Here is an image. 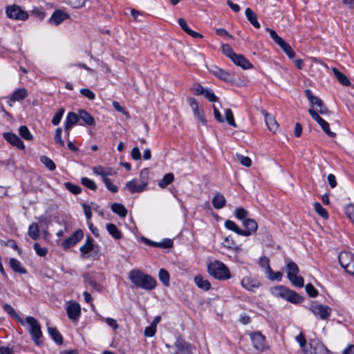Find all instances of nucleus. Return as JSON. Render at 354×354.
<instances>
[{"label":"nucleus","mask_w":354,"mask_h":354,"mask_svg":"<svg viewBox=\"0 0 354 354\" xmlns=\"http://www.w3.org/2000/svg\"><path fill=\"white\" fill-rule=\"evenodd\" d=\"M129 279L134 286L145 290H151L157 286L156 279L138 269L131 270Z\"/></svg>","instance_id":"nucleus-1"},{"label":"nucleus","mask_w":354,"mask_h":354,"mask_svg":"<svg viewBox=\"0 0 354 354\" xmlns=\"http://www.w3.org/2000/svg\"><path fill=\"white\" fill-rule=\"evenodd\" d=\"M209 274L216 279L225 281L231 278L229 268L221 261L215 260L207 266Z\"/></svg>","instance_id":"nucleus-2"},{"label":"nucleus","mask_w":354,"mask_h":354,"mask_svg":"<svg viewBox=\"0 0 354 354\" xmlns=\"http://www.w3.org/2000/svg\"><path fill=\"white\" fill-rule=\"evenodd\" d=\"M270 292L273 296L280 297L291 303L299 304L303 301L302 297L283 286L271 288Z\"/></svg>","instance_id":"nucleus-3"},{"label":"nucleus","mask_w":354,"mask_h":354,"mask_svg":"<svg viewBox=\"0 0 354 354\" xmlns=\"http://www.w3.org/2000/svg\"><path fill=\"white\" fill-rule=\"evenodd\" d=\"M140 176V178H133L125 184V188L127 189L131 194L140 193L146 189L148 185L147 180L148 177L147 170H142Z\"/></svg>","instance_id":"nucleus-4"},{"label":"nucleus","mask_w":354,"mask_h":354,"mask_svg":"<svg viewBox=\"0 0 354 354\" xmlns=\"http://www.w3.org/2000/svg\"><path fill=\"white\" fill-rule=\"evenodd\" d=\"M287 277L295 286L301 288L304 285V278L298 275L299 270L297 265L291 259H286Z\"/></svg>","instance_id":"nucleus-5"},{"label":"nucleus","mask_w":354,"mask_h":354,"mask_svg":"<svg viewBox=\"0 0 354 354\" xmlns=\"http://www.w3.org/2000/svg\"><path fill=\"white\" fill-rule=\"evenodd\" d=\"M25 324L28 325V332L31 335V338L32 341L37 345H40L41 342L40 341V338L42 335L41 325L38 322V321L33 317L28 316L24 320Z\"/></svg>","instance_id":"nucleus-6"},{"label":"nucleus","mask_w":354,"mask_h":354,"mask_svg":"<svg viewBox=\"0 0 354 354\" xmlns=\"http://www.w3.org/2000/svg\"><path fill=\"white\" fill-rule=\"evenodd\" d=\"M339 262L345 271L354 274V255L348 252H342L339 254Z\"/></svg>","instance_id":"nucleus-7"},{"label":"nucleus","mask_w":354,"mask_h":354,"mask_svg":"<svg viewBox=\"0 0 354 354\" xmlns=\"http://www.w3.org/2000/svg\"><path fill=\"white\" fill-rule=\"evenodd\" d=\"M6 13L8 18L15 20L25 21L28 18V14L15 4L7 6Z\"/></svg>","instance_id":"nucleus-8"},{"label":"nucleus","mask_w":354,"mask_h":354,"mask_svg":"<svg viewBox=\"0 0 354 354\" xmlns=\"http://www.w3.org/2000/svg\"><path fill=\"white\" fill-rule=\"evenodd\" d=\"M308 113L314 120H315L322 127V130L331 138H335L336 134L330 129L329 124L322 118L318 113L313 109H308Z\"/></svg>","instance_id":"nucleus-9"},{"label":"nucleus","mask_w":354,"mask_h":354,"mask_svg":"<svg viewBox=\"0 0 354 354\" xmlns=\"http://www.w3.org/2000/svg\"><path fill=\"white\" fill-rule=\"evenodd\" d=\"M67 315L72 321H77L81 314V307L76 301H69L66 307Z\"/></svg>","instance_id":"nucleus-10"},{"label":"nucleus","mask_w":354,"mask_h":354,"mask_svg":"<svg viewBox=\"0 0 354 354\" xmlns=\"http://www.w3.org/2000/svg\"><path fill=\"white\" fill-rule=\"evenodd\" d=\"M311 310L315 316H318L321 319H327L332 313V309L329 306L322 304L312 306Z\"/></svg>","instance_id":"nucleus-11"},{"label":"nucleus","mask_w":354,"mask_h":354,"mask_svg":"<svg viewBox=\"0 0 354 354\" xmlns=\"http://www.w3.org/2000/svg\"><path fill=\"white\" fill-rule=\"evenodd\" d=\"M209 71L216 77L224 82H232L234 81V76L232 73L220 68L216 66H212L209 69Z\"/></svg>","instance_id":"nucleus-12"},{"label":"nucleus","mask_w":354,"mask_h":354,"mask_svg":"<svg viewBox=\"0 0 354 354\" xmlns=\"http://www.w3.org/2000/svg\"><path fill=\"white\" fill-rule=\"evenodd\" d=\"M175 346L180 354H192L196 350V346L185 342L181 337H178L176 342Z\"/></svg>","instance_id":"nucleus-13"},{"label":"nucleus","mask_w":354,"mask_h":354,"mask_svg":"<svg viewBox=\"0 0 354 354\" xmlns=\"http://www.w3.org/2000/svg\"><path fill=\"white\" fill-rule=\"evenodd\" d=\"M241 284L244 289L250 292L255 291L261 285L257 279L249 276L244 277L241 280Z\"/></svg>","instance_id":"nucleus-14"},{"label":"nucleus","mask_w":354,"mask_h":354,"mask_svg":"<svg viewBox=\"0 0 354 354\" xmlns=\"http://www.w3.org/2000/svg\"><path fill=\"white\" fill-rule=\"evenodd\" d=\"M92 170L95 175L101 176L103 182H104L105 179H110L109 176H114L117 174L116 170L113 168L104 167L100 165L93 167Z\"/></svg>","instance_id":"nucleus-15"},{"label":"nucleus","mask_w":354,"mask_h":354,"mask_svg":"<svg viewBox=\"0 0 354 354\" xmlns=\"http://www.w3.org/2000/svg\"><path fill=\"white\" fill-rule=\"evenodd\" d=\"M83 236L84 234L82 230H77L69 238L65 239L62 242V246L65 249L73 247L83 238Z\"/></svg>","instance_id":"nucleus-16"},{"label":"nucleus","mask_w":354,"mask_h":354,"mask_svg":"<svg viewBox=\"0 0 354 354\" xmlns=\"http://www.w3.org/2000/svg\"><path fill=\"white\" fill-rule=\"evenodd\" d=\"M250 338L255 349L262 351L266 348L265 337L261 333H252Z\"/></svg>","instance_id":"nucleus-17"},{"label":"nucleus","mask_w":354,"mask_h":354,"mask_svg":"<svg viewBox=\"0 0 354 354\" xmlns=\"http://www.w3.org/2000/svg\"><path fill=\"white\" fill-rule=\"evenodd\" d=\"M3 136V138L12 146H15L19 149H24L25 148L23 141L15 133H4Z\"/></svg>","instance_id":"nucleus-18"},{"label":"nucleus","mask_w":354,"mask_h":354,"mask_svg":"<svg viewBox=\"0 0 354 354\" xmlns=\"http://www.w3.org/2000/svg\"><path fill=\"white\" fill-rule=\"evenodd\" d=\"M68 18V14L61 10H56L54 11L51 17L49 19V23L57 26Z\"/></svg>","instance_id":"nucleus-19"},{"label":"nucleus","mask_w":354,"mask_h":354,"mask_svg":"<svg viewBox=\"0 0 354 354\" xmlns=\"http://www.w3.org/2000/svg\"><path fill=\"white\" fill-rule=\"evenodd\" d=\"M28 96V91L25 88H21L13 92L12 95L9 97L8 104L10 106L13 105L16 101L24 100Z\"/></svg>","instance_id":"nucleus-20"},{"label":"nucleus","mask_w":354,"mask_h":354,"mask_svg":"<svg viewBox=\"0 0 354 354\" xmlns=\"http://www.w3.org/2000/svg\"><path fill=\"white\" fill-rule=\"evenodd\" d=\"M261 113L264 115L265 121L269 130L275 133L279 129V124L275 118L269 114L266 110H262Z\"/></svg>","instance_id":"nucleus-21"},{"label":"nucleus","mask_w":354,"mask_h":354,"mask_svg":"<svg viewBox=\"0 0 354 354\" xmlns=\"http://www.w3.org/2000/svg\"><path fill=\"white\" fill-rule=\"evenodd\" d=\"M178 24L180 28L189 35L195 39H202L203 36L196 31L192 30L187 24V21L183 18H179L178 20Z\"/></svg>","instance_id":"nucleus-22"},{"label":"nucleus","mask_w":354,"mask_h":354,"mask_svg":"<svg viewBox=\"0 0 354 354\" xmlns=\"http://www.w3.org/2000/svg\"><path fill=\"white\" fill-rule=\"evenodd\" d=\"M231 60L243 69L252 68V64L242 55L236 54L234 57H232Z\"/></svg>","instance_id":"nucleus-23"},{"label":"nucleus","mask_w":354,"mask_h":354,"mask_svg":"<svg viewBox=\"0 0 354 354\" xmlns=\"http://www.w3.org/2000/svg\"><path fill=\"white\" fill-rule=\"evenodd\" d=\"M222 245L224 248L234 252H239L241 250V245L236 243L232 236H227L225 237L223 242L222 243Z\"/></svg>","instance_id":"nucleus-24"},{"label":"nucleus","mask_w":354,"mask_h":354,"mask_svg":"<svg viewBox=\"0 0 354 354\" xmlns=\"http://www.w3.org/2000/svg\"><path fill=\"white\" fill-rule=\"evenodd\" d=\"M225 227L231 230L234 232L239 235L243 236H248V232L243 231V230L241 229L234 221L231 220H227L225 222Z\"/></svg>","instance_id":"nucleus-25"},{"label":"nucleus","mask_w":354,"mask_h":354,"mask_svg":"<svg viewBox=\"0 0 354 354\" xmlns=\"http://www.w3.org/2000/svg\"><path fill=\"white\" fill-rule=\"evenodd\" d=\"M245 15L249 22L256 28H260L261 25L257 19V15L250 8L245 10Z\"/></svg>","instance_id":"nucleus-26"},{"label":"nucleus","mask_w":354,"mask_h":354,"mask_svg":"<svg viewBox=\"0 0 354 354\" xmlns=\"http://www.w3.org/2000/svg\"><path fill=\"white\" fill-rule=\"evenodd\" d=\"M79 120V116L74 112H69L67 114L64 122V130L71 129Z\"/></svg>","instance_id":"nucleus-27"},{"label":"nucleus","mask_w":354,"mask_h":354,"mask_svg":"<svg viewBox=\"0 0 354 354\" xmlns=\"http://www.w3.org/2000/svg\"><path fill=\"white\" fill-rule=\"evenodd\" d=\"M322 348L323 346L319 343L317 340L310 339L306 348H304V354H317V349Z\"/></svg>","instance_id":"nucleus-28"},{"label":"nucleus","mask_w":354,"mask_h":354,"mask_svg":"<svg viewBox=\"0 0 354 354\" xmlns=\"http://www.w3.org/2000/svg\"><path fill=\"white\" fill-rule=\"evenodd\" d=\"M243 225L245 227V230H243L245 232H248V236L251 235L252 232H255L258 228V225L257 222L251 218H245L243 221Z\"/></svg>","instance_id":"nucleus-29"},{"label":"nucleus","mask_w":354,"mask_h":354,"mask_svg":"<svg viewBox=\"0 0 354 354\" xmlns=\"http://www.w3.org/2000/svg\"><path fill=\"white\" fill-rule=\"evenodd\" d=\"M194 282L196 286L203 290H209L211 288V283L207 280L204 279L201 275H197L194 277Z\"/></svg>","instance_id":"nucleus-30"},{"label":"nucleus","mask_w":354,"mask_h":354,"mask_svg":"<svg viewBox=\"0 0 354 354\" xmlns=\"http://www.w3.org/2000/svg\"><path fill=\"white\" fill-rule=\"evenodd\" d=\"M10 266L15 272L20 274H26L27 272L26 269L21 265V262L15 258L10 259Z\"/></svg>","instance_id":"nucleus-31"},{"label":"nucleus","mask_w":354,"mask_h":354,"mask_svg":"<svg viewBox=\"0 0 354 354\" xmlns=\"http://www.w3.org/2000/svg\"><path fill=\"white\" fill-rule=\"evenodd\" d=\"M3 308L11 317L16 319L22 326H25L24 320L20 317V316L10 304H3Z\"/></svg>","instance_id":"nucleus-32"},{"label":"nucleus","mask_w":354,"mask_h":354,"mask_svg":"<svg viewBox=\"0 0 354 354\" xmlns=\"http://www.w3.org/2000/svg\"><path fill=\"white\" fill-rule=\"evenodd\" d=\"M111 209L122 218H124L127 214V209L122 203H114L111 205Z\"/></svg>","instance_id":"nucleus-33"},{"label":"nucleus","mask_w":354,"mask_h":354,"mask_svg":"<svg viewBox=\"0 0 354 354\" xmlns=\"http://www.w3.org/2000/svg\"><path fill=\"white\" fill-rule=\"evenodd\" d=\"M226 203L224 196L220 193H216L212 199V205L216 209L223 208Z\"/></svg>","instance_id":"nucleus-34"},{"label":"nucleus","mask_w":354,"mask_h":354,"mask_svg":"<svg viewBox=\"0 0 354 354\" xmlns=\"http://www.w3.org/2000/svg\"><path fill=\"white\" fill-rule=\"evenodd\" d=\"M106 229L109 234L111 235L115 239H120L122 237V233L118 230L117 226L113 223H107L106 225Z\"/></svg>","instance_id":"nucleus-35"},{"label":"nucleus","mask_w":354,"mask_h":354,"mask_svg":"<svg viewBox=\"0 0 354 354\" xmlns=\"http://www.w3.org/2000/svg\"><path fill=\"white\" fill-rule=\"evenodd\" d=\"M78 116L79 119L82 120L87 125L92 126L95 124L94 118L85 110L80 111Z\"/></svg>","instance_id":"nucleus-36"},{"label":"nucleus","mask_w":354,"mask_h":354,"mask_svg":"<svg viewBox=\"0 0 354 354\" xmlns=\"http://www.w3.org/2000/svg\"><path fill=\"white\" fill-rule=\"evenodd\" d=\"M93 240L91 236H88L86 242L84 245H82L80 250L83 254H86L89 253L90 252L93 251L94 249V245L93 243Z\"/></svg>","instance_id":"nucleus-37"},{"label":"nucleus","mask_w":354,"mask_h":354,"mask_svg":"<svg viewBox=\"0 0 354 354\" xmlns=\"http://www.w3.org/2000/svg\"><path fill=\"white\" fill-rule=\"evenodd\" d=\"M332 71L335 77L337 79L339 82L344 86H349L351 82L346 77V76L341 73L337 68H333Z\"/></svg>","instance_id":"nucleus-38"},{"label":"nucleus","mask_w":354,"mask_h":354,"mask_svg":"<svg viewBox=\"0 0 354 354\" xmlns=\"http://www.w3.org/2000/svg\"><path fill=\"white\" fill-rule=\"evenodd\" d=\"M305 94L312 106H317L319 107L323 103L322 100L319 97L315 96L310 89H306L305 91Z\"/></svg>","instance_id":"nucleus-39"},{"label":"nucleus","mask_w":354,"mask_h":354,"mask_svg":"<svg viewBox=\"0 0 354 354\" xmlns=\"http://www.w3.org/2000/svg\"><path fill=\"white\" fill-rule=\"evenodd\" d=\"M48 331L49 335L57 344H62L63 343L62 336L56 328L48 327Z\"/></svg>","instance_id":"nucleus-40"},{"label":"nucleus","mask_w":354,"mask_h":354,"mask_svg":"<svg viewBox=\"0 0 354 354\" xmlns=\"http://www.w3.org/2000/svg\"><path fill=\"white\" fill-rule=\"evenodd\" d=\"M278 45L290 59L295 57V53L292 49L291 46L288 43H286L283 39Z\"/></svg>","instance_id":"nucleus-41"},{"label":"nucleus","mask_w":354,"mask_h":354,"mask_svg":"<svg viewBox=\"0 0 354 354\" xmlns=\"http://www.w3.org/2000/svg\"><path fill=\"white\" fill-rule=\"evenodd\" d=\"M174 179V174L171 173L166 174L163 178L160 180L158 183L159 187L161 188H165L169 184H171Z\"/></svg>","instance_id":"nucleus-42"},{"label":"nucleus","mask_w":354,"mask_h":354,"mask_svg":"<svg viewBox=\"0 0 354 354\" xmlns=\"http://www.w3.org/2000/svg\"><path fill=\"white\" fill-rule=\"evenodd\" d=\"M28 235L33 240H37L39 236V230L37 223H32L29 226Z\"/></svg>","instance_id":"nucleus-43"},{"label":"nucleus","mask_w":354,"mask_h":354,"mask_svg":"<svg viewBox=\"0 0 354 354\" xmlns=\"http://www.w3.org/2000/svg\"><path fill=\"white\" fill-rule=\"evenodd\" d=\"M266 274L267 277L272 281H281L283 277V274L281 272H274L271 268H269Z\"/></svg>","instance_id":"nucleus-44"},{"label":"nucleus","mask_w":354,"mask_h":354,"mask_svg":"<svg viewBox=\"0 0 354 354\" xmlns=\"http://www.w3.org/2000/svg\"><path fill=\"white\" fill-rule=\"evenodd\" d=\"M159 279L165 286H169V274L165 269H160L158 273Z\"/></svg>","instance_id":"nucleus-45"},{"label":"nucleus","mask_w":354,"mask_h":354,"mask_svg":"<svg viewBox=\"0 0 354 354\" xmlns=\"http://www.w3.org/2000/svg\"><path fill=\"white\" fill-rule=\"evenodd\" d=\"M41 162L50 171H54L56 168L54 162L46 156H42L40 158Z\"/></svg>","instance_id":"nucleus-46"},{"label":"nucleus","mask_w":354,"mask_h":354,"mask_svg":"<svg viewBox=\"0 0 354 354\" xmlns=\"http://www.w3.org/2000/svg\"><path fill=\"white\" fill-rule=\"evenodd\" d=\"M19 135L26 140H32L33 136L26 126H21L19 129Z\"/></svg>","instance_id":"nucleus-47"},{"label":"nucleus","mask_w":354,"mask_h":354,"mask_svg":"<svg viewBox=\"0 0 354 354\" xmlns=\"http://www.w3.org/2000/svg\"><path fill=\"white\" fill-rule=\"evenodd\" d=\"M314 208L315 212L322 218L326 219L328 218V212L325 208H324L322 205L317 202L314 204Z\"/></svg>","instance_id":"nucleus-48"},{"label":"nucleus","mask_w":354,"mask_h":354,"mask_svg":"<svg viewBox=\"0 0 354 354\" xmlns=\"http://www.w3.org/2000/svg\"><path fill=\"white\" fill-rule=\"evenodd\" d=\"M81 183L91 190L95 191L97 189L95 183L93 180L86 177L82 178Z\"/></svg>","instance_id":"nucleus-49"},{"label":"nucleus","mask_w":354,"mask_h":354,"mask_svg":"<svg viewBox=\"0 0 354 354\" xmlns=\"http://www.w3.org/2000/svg\"><path fill=\"white\" fill-rule=\"evenodd\" d=\"M225 120H226L227 122L230 125H231L234 127H236L237 125H236V123L235 122L232 111L230 109H225Z\"/></svg>","instance_id":"nucleus-50"},{"label":"nucleus","mask_w":354,"mask_h":354,"mask_svg":"<svg viewBox=\"0 0 354 354\" xmlns=\"http://www.w3.org/2000/svg\"><path fill=\"white\" fill-rule=\"evenodd\" d=\"M64 186L66 189H68L69 192L74 194H78L82 191V189L80 186L74 185L69 182L65 183Z\"/></svg>","instance_id":"nucleus-51"},{"label":"nucleus","mask_w":354,"mask_h":354,"mask_svg":"<svg viewBox=\"0 0 354 354\" xmlns=\"http://www.w3.org/2000/svg\"><path fill=\"white\" fill-rule=\"evenodd\" d=\"M62 129L61 128H57L55 132L54 140L55 142L60 147H64V141L62 138Z\"/></svg>","instance_id":"nucleus-52"},{"label":"nucleus","mask_w":354,"mask_h":354,"mask_svg":"<svg viewBox=\"0 0 354 354\" xmlns=\"http://www.w3.org/2000/svg\"><path fill=\"white\" fill-rule=\"evenodd\" d=\"M68 5L75 8H79L84 6L86 0H64Z\"/></svg>","instance_id":"nucleus-53"},{"label":"nucleus","mask_w":354,"mask_h":354,"mask_svg":"<svg viewBox=\"0 0 354 354\" xmlns=\"http://www.w3.org/2000/svg\"><path fill=\"white\" fill-rule=\"evenodd\" d=\"M222 51L224 55H225L227 57L230 58L232 59V57H234L236 55V53L234 52L231 46L227 44H223L222 45Z\"/></svg>","instance_id":"nucleus-54"},{"label":"nucleus","mask_w":354,"mask_h":354,"mask_svg":"<svg viewBox=\"0 0 354 354\" xmlns=\"http://www.w3.org/2000/svg\"><path fill=\"white\" fill-rule=\"evenodd\" d=\"M64 113V109L62 107L57 111V112L53 116L52 119V123L55 126L58 125L62 120Z\"/></svg>","instance_id":"nucleus-55"},{"label":"nucleus","mask_w":354,"mask_h":354,"mask_svg":"<svg viewBox=\"0 0 354 354\" xmlns=\"http://www.w3.org/2000/svg\"><path fill=\"white\" fill-rule=\"evenodd\" d=\"M33 248L37 254L40 257H45L48 253V249L45 247H41L38 243H35Z\"/></svg>","instance_id":"nucleus-56"},{"label":"nucleus","mask_w":354,"mask_h":354,"mask_svg":"<svg viewBox=\"0 0 354 354\" xmlns=\"http://www.w3.org/2000/svg\"><path fill=\"white\" fill-rule=\"evenodd\" d=\"M235 216L239 220H244L248 215V212L243 207H239L235 210Z\"/></svg>","instance_id":"nucleus-57"},{"label":"nucleus","mask_w":354,"mask_h":354,"mask_svg":"<svg viewBox=\"0 0 354 354\" xmlns=\"http://www.w3.org/2000/svg\"><path fill=\"white\" fill-rule=\"evenodd\" d=\"M192 111H193L194 116L196 118H198L203 124L206 125L207 124V120L205 119V118L204 116L203 111V110H200L199 108H197L196 110L194 109Z\"/></svg>","instance_id":"nucleus-58"},{"label":"nucleus","mask_w":354,"mask_h":354,"mask_svg":"<svg viewBox=\"0 0 354 354\" xmlns=\"http://www.w3.org/2000/svg\"><path fill=\"white\" fill-rule=\"evenodd\" d=\"M345 214L349 219L354 223V205L349 204L344 208Z\"/></svg>","instance_id":"nucleus-59"},{"label":"nucleus","mask_w":354,"mask_h":354,"mask_svg":"<svg viewBox=\"0 0 354 354\" xmlns=\"http://www.w3.org/2000/svg\"><path fill=\"white\" fill-rule=\"evenodd\" d=\"M206 88L203 87L200 84H194L191 88L192 92L196 95L204 94Z\"/></svg>","instance_id":"nucleus-60"},{"label":"nucleus","mask_w":354,"mask_h":354,"mask_svg":"<svg viewBox=\"0 0 354 354\" xmlns=\"http://www.w3.org/2000/svg\"><path fill=\"white\" fill-rule=\"evenodd\" d=\"M1 243L6 246L11 247L14 250H17L19 254H21V250L18 247L15 241H14L12 239H9L7 241H1Z\"/></svg>","instance_id":"nucleus-61"},{"label":"nucleus","mask_w":354,"mask_h":354,"mask_svg":"<svg viewBox=\"0 0 354 354\" xmlns=\"http://www.w3.org/2000/svg\"><path fill=\"white\" fill-rule=\"evenodd\" d=\"M203 95L209 101V102H216L218 100L217 97L214 95L212 90L209 88H206Z\"/></svg>","instance_id":"nucleus-62"},{"label":"nucleus","mask_w":354,"mask_h":354,"mask_svg":"<svg viewBox=\"0 0 354 354\" xmlns=\"http://www.w3.org/2000/svg\"><path fill=\"white\" fill-rule=\"evenodd\" d=\"M104 183L105 184V186L107 189H109L110 192L113 193H116L118 191V188L117 185H114L111 179H105Z\"/></svg>","instance_id":"nucleus-63"},{"label":"nucleus","mask_w":354,"mask_h":354,"mask_svg":"<svg viewBox=\"0 0 354 354\" xmlns=\"http://www.w3.org/2000/svg\"><path fill=\"white\" fill-rule=\"evenodd\" d=\"M237 159L245 167H250L252 164L250 158L248 156L239 154L237 155Z\"/></svg>","instance_id":"nucleus-64"}]
</instances>
